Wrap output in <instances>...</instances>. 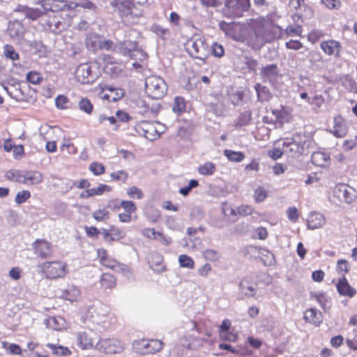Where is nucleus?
<instances>
[{"label": "nucleus", "mask_w": 357, "mask_h": 357, "mask_svg": "<svg viewBox=\"0 0 357 357\" xmlns=\"http://www.w3.org/2000/svg\"><path fill=\"white\" fill-rule=\"evenodd\" d=\"M271 38L263 32V23L257 22L247 28L245 34L241 36L239 40L246 43L253 50H258L265 43H269Z\"/></svg>", "instance_id": "1"}, {"label": "nucleus", "mask_w": 357, "mask_h": 357, "mask_svg": "<svg viewBox=\"0 0 357 357\" xmlns=\"http://www.w3.org/2000/svg\"><path fill=\"white\" fill-rule=\"evenodd\" d=\"M115 12H117L122 22L127 26L136 24L142 16L141 13H134L133 3L128 0H114L111 3Z\"/></svg>", "instance_id": "2"}, {"label": "nucleus", "mask_w": 357, "mask_h": 357, "mask_svg": "<svg viewBox=\"0 0 357 357\" xmlns=\"http://www.w3.org/2000/svg\"><path fill=\"white\" fill-rule=\"evenodd\" d=\"M279 142L282 143L284 154L293 158L303 155L307 146V141L303 140L298 134L294 135L292 137L284 138Z\"/></svg>", "instance_id": "3"}, {"label": "nucleus", "mask_w": 357, "mask_h": 357, "mask_svg": "<svg viewBox=\"0 0 357 357\" xmlns=\"http://www.w3.org/2000/svg\"><path fill=\"white\" fill-rule=\"evenodd\" d=\"M185 50L195 59L204 61L208 54V47L204 37L195 35L188 39L185 43Z\"/></svg>", "instance_id": "4"}, {"label": "nucleus", "mask_w": 357, "mask_h": 357, "mask_svg": "<svg viewBox=\"0 0 357 357\" xmlns=\"http://www.w3.org/2000/svg\"><path fill=\"white\" fill-rule=\"evenodd\" d=\"M94 349L106 355L121 354L125 350V344L114 337L100 338Z\"/></svg>", "instance_id": "5"}, {"label": "nucleus", "mask_w": 357, "mask_h": 357, "mask_svg": "<svg viewBox=\"0 0 357 357\" xmlns=\"http://www.w3.org/2000/svg\"><path fill=\"white\" fill-rule=\"evenodd\" d=\"M146 92L153 99L162 98L167 91V84L165 81L158 76H150L146 79Z\"/></svg>", "instance_id": "6"}, {"label": "nucleus", "mask_w": 357, "mask_h": 357, "mask_svg": "<svg viewBox=\"0 0 357 357\" xmlns=\"http://www.w3.org/2000/svg\"><path fill=\"white\" fill-rule=\"evenodd\" d=\"M40 268L45 277L50 279L61 278L68 273L67 264L61 261L44 262Z\"/></svg>", "instance_id": "7"}, {"label": "nucleus", "mask_w": 357, "mask_h": 357, "mask_svg": "<svg viewBox=\"0 0 357 357\" xmlns=\"http://www.w3.org/2000/svg\"><path fill=\"white\" fill-rule=\"evenodd\" d=\"M119 50L123 55L136 61H143L147 58V54L138 47L135 41L124 40L119 43Z\"/></svg>", "instance_id": "8"}, {"label": "nucleus", "mask_w": 357, "mask_h": 357, "mask_svg": "<svg viewBox=\"0 0 357 357\" xmlns=\"http://www.w3.org/2000/svg\"><path fill=\"white\" fill-rule=\"evenodd\" d=\"M132 349L135 352L142 355L154 354L163 349V343L158 340L141 339L133 342Z\"/></svg>", "instance_id": "9"}, {"label": "nucleus", "mask_w": 357, "mask_h": 357, "mask_svg": "<svg viewBox=\"0 0 357 357\" xmlns=\"http://www.w3.org/2000/svg\"><path fill=\"white\" fill-rule=\"evenodd\" d=\"M249 7L250 0H225L222 13L228 17H241Z\"/></svg>", "instance_id": "10"}, {"label": "nucleus", "mask_w": 357, "mask_h": 357, "mask_svg": "<svg viewBox=\"0 0 357 357\" xmlns=\"http://www.w3.org/2000/svg\"><path fill=\"white\" fill-rule=\"evenodd\" d=\"M333 195L340 203L346 204L351 203L356 197L354 189L344 183L335 185Z\"/></svg>", "instance_id": "11"}, {"label": "nucleus", "mask_w": 357, "mask_h": 357, "mask_svg": "<svg viewBox=\"0 0 357 357\" xmlns=\"http://www.w3.org/2000/svg\"><path fill=\"white\" fill-rule=\"evenodd\" d=\"M78 82L82 84H89L94 81L96 76L92 74L91 68L87 63L80 64L75 72Z\"/></svg>", "instance_id": "12"}, {"label": "nucleus", "mask_w": 357, "mask_h": 357, "mask_svg": "<svg viewBox=\"0 0 357 357\" xmlns=\"http://www.w3.org/2000/svg\"><path fill=\"white\" fill-rule=\"evenodd\" d=\"M101 91L99 93V96L102 100H108L109 102H116L120 100L124 95V91L120 88H114L112 86H100Z\"/></svg>", "instance_id": "13"}, {"label": "nucleus", "mask_w": 357, "mask_h": 357, "mask_svg": "<svg viewBox=\"0 0 357 357\" xmlns=\"http://www.w3.org/2000/svg\"><path fill=\"white\" fill-rule=\"evenodd\" d=\"M326 224V218L321 213L311 211L307 218V229L314 230L322 227Z\"/></svg>", "instance_id": "14"}, {"label": "nucleus", "mask_w": 357, "mask_h": 357, "mask_svg": "<svg viewBox=\"0 0 357 357\" xmlns=\"http://www.w3.org/2000/svg\"><path fill=\"white\" fill-rule=\"evenodd\" d=\"M43 174L36 170L24 171L22 183L28 185H34L43 181Z\"/></svg>", "instance_id": "15"}, {"label": "nucleus", "mask_w": 357, "mask_h": 357, "mask_svg": "<svg viewBox=\"0 0 357 357\" xmlns=\"http://www.w3.org/2000/svg\"><path fill=\"white\" fill-rule=\"evenodd\" d=\"M321 50L325 54L330 56L338 57L340 55V44L336 40L324 41L320 45Z\"/></svg>", "instance_id": "16"}, {"label": "nucleus", "mask_w": 357, "mask_h": 357, "mask_svg": "<svg viewBox=\"0 0 357 357\" xmlns=\"http://www.w3.org/2000/svg\"><path fill=\"white\" fill-rule=\"evenodd\" d=\"M139 128L143 132L144 136L149 140H154L158 137L157 128L155 126L154 122L142 121Z\"/></svg>", "instance_id": "17"}, {"label": "nucleus", "mask_w": 357, "mask_h": 357, "mask_svg": "<svg viewBox=\"0 0 357 357\" xmlns=\"http://www.w3.org/2000/svg\"><path fill=\"white\" fill-rule=\"evenodd\" d=\"M331 132L337 137H344L347 133V126L345 121L341 116L334 118V126Z\"/></svg>", "instance_id": "18"}, {"label": "nucleus", "mask_w": 357, "mask_h": 357, "mask_svg": "<svg viewBox=\"0 0 357 357\" xmlns=\"http://www.w3.org/2000/svg\"><path fill=\"white\" fill-rule=\"evenodd\" d=\"M336 287L338 293L342 296L351 298L356 294V289L350 286L344 277L338 280Z\"/></svg>", "instance_id": "19"}, {"label": "nucleus", "mask_w": 357, "mask_h": 357, "mask_svg": "<svg viewBox=\"0 0 357 357\" xmlns=\"http://www.w3.org/2000/svg\"><path fill=\"white\" fill-rule=\"evenodd\" d=\"M108 307L101 305L96 310V314L92 315V321L97 325H104L108 321Z\"/></svg>", "instance_id": "20"}, {"label": "nucleus", "mask_w": 357, "mask_h": 357, "mask_svg": "<svg viewBox=\"0 0 357 357\" xmlns=\"http://www.w3.org/2000/svg\"><path fill=\"white\" fill-rule=\"evenodd\" d=\"M77 342L79 347L83 350L94 349L93 338L85 332L78 333L77 335Z\"/></svg>", "instance_id": "21"}, {"label": "nucleus", "mask_w": 357, "mask_h": 357, "mask_svg": "<svg viewBox=\"0 0 357 357\" xmlns=\"http://www.w3.org/2000/svg\"><path fill=\"white\" fill-rule=\"evenodd\" d=\"M102 38L100 35L90 33H88L85 39V45L88 50L96 52L100 49Z\"/></svg>", "instance_id": "22"}, {"label": "nucleus", "mask_w": 357, "mask_h": 357, "mask_svg": "<svg viewBox=\"0 0 357 357\" xmlns=\"http://www.w3.org/2000/svg\"><path fill=\"white\" fill-rule=\"evenodd\" d=\"M101 264L116 272H121L123 274H126L129 272L128 267L126 265L121 264L110 257H107L106 259H104Z\"/></svg>", "instance_id": "23"}, {"label": "nucleus", "mask_w": 357, "mask_h": 357, "mask_svg": "<svg viewBox=\"0 0 357 357\" xmlns=\"http://www.w3.org/2000/svg\"><path fill=\"white\" fill-rule=\"evenodd\" d=\"M63 3V1H59L58 0H42L37 2V4L41 5V10L44 15L48 11H58L61 8V6L59 4Z\"/></svg>", "instance_id": "24"}, {"label": "nucleus", "mask_w": 357, "mask_h": 357, "mask_svg": "<svg viewBox=\"0 0 357 357\" xmlns=\"http://www.w3.org/2000/svg\"><path fill=\"white\" fill-rule=\"evenodd\" d=\"M303 318L316 326H319L323 320L321 312L315 308L307 310L305 312Z\"/></svg>", "instance_id": "25"}, {"label": "nucleus", "mask_w": 357, "mask_h": 357, "mask_svg": "<svg viewBox=\"0 0 357 357\" xmlns=\"http://www.w3.org/2000/svg\"><path fill=\"white\" fill-rule=\"evenodd\" d=\"M36 253L42 257H47L52 253L51 244L45 241H37L35 243Z\"/></svg>", "instance_id": "26"}, {"label": "nucleus", "mask_w": 357, "mask_h": 357, "mask_svg": "<svg viewBox=\"0 0 357 357\" xmlns=\"http://www.w3.org/2000/svg\"><path fill=\"white\" fill-rule=\"evenodd\" d=\"M311 160L316 166L326 167L329 164L330 156L328 153L317 151L312 154Z\"/></svg>", "instance_id": "27"}, {"label": "nucleus", "mask_w": 357, "mask_h": 357, "mask_svg": "<svg viewBox=\"0 0 357 357\" xmlns=\"http://www.w3.org/2000/svg\"><path fill=\"white\" fill-rule=\"evenodd\" d=\"M263 32L271 36L270 42L275 38H280L282 36V30L279 26H273L268 23H263Z\"/></svg>", "instance_id": "28"}, {"label": "nucleus", "mask_w": 357, "mask_h": 357, "mask_svg": "<svg viewBox=\"0 0 357 357\" xmlns=\"http://www.w3.org/2000/svg\"><path fill=\"white\" fill-rule=\"evenodd\" d=\"M278 75V66L275 64H269L263 67L261 70V75L271 81L275 79Z\"/></svg>", "instance_id": "29"}, {"label": "nucleus", "mask_w": 357, "mask_h": 357, "mask_svg": "<svg viewBox=\"0 0 357 357\" xmlns=\"http://www.w3.org/2000/svg\"><path fill=\"white\" fill-rule=\"evenodd\" d=\"M79 296V289L74 285L69 286L67 289L63 290L61 295L63 298L70 301H77Z\"/></svg>", "instance_id": "30"}, {"label": "nucleus", "mask_w": 357, "mask_h": 357, "mask_svg": "<svg viewBox=\"0 0 357 357\" xmlns=\"http://www.w3.org/2000/svg\"><path fill=\"white\" fill-rule=\"evenodd\" d=\"M8 31L11 38L19 39L23 36L24 27L20 22H13L10 24Z\"/></svg>", "instance_id": "31"}, {"label": "nucleus", "mask_w": 357, "mask_h": 357, "mask_svg": "<svg viewBox=\"0 0 357 357\" xmlns=\"http://www.w3.org/2000/svg\"><path fill=\"white\" fill-rule=\"evenodd\" d=\"M47 325L54 330L60 331L65 327V320L61 317H51L47 319Z\"/></svg>", "instance_id": "32"}, {"label": "nucleus", "mask_w": 357, "mask_h": 357, "mask_svg": "<svg viewBox=\"0 0 357 357\" xmlns=\"http://www.w3.org/2000/svg\"><path fill=\"white\" fill-rule=\"evenodd\" d=\"M255 89L257 91V98L259 101H267L271 98V94L267 87L262 86L260 84H257Z\"/></svg>", "instance_id": "33"}, {"label": "nucleus", "mask_w": 357, "mask_h": 357, "mask_svg": "<svg viewBox=\"0 0 357 357\" xmlns=\"http://www.w3.org/2000/svg\"><path fill=\"white\" fill-rule=\"evenodd\" d=\"M151 31L162 40L169 38L171 35L169 29L165 28L158 24H153L151 26Z\"/></svg>", "instance_id": "34"}, {"label": "nucleus", "mask_w": 357, "mask_h": 357, "mask_svg": "<svg viewBox=\"0 0 357 357\" xmlns=\"http://www.w3.org/2000/svg\"><path fill=\"white\" fill-rule=\"evenodd\" d=\"M216 171V166L212 162H206L198 168V172L203 176H211Z\"/></svg>", "instance_id": "35"}, {"label": "nucleus", "mask_w": 357, "mask_h": 357, "mask_svg": "<svg viewBox=\"0 0 357 357\" xmlns=\"http://www.w3.org/2000/svg\"><path fill=\"white\" fill-rule=\"evenodd\" d=\"M223 153L224 155L231 162H241L245 158L243 153L241 151H235L233 150L225 149Z\"/></svg>", "instance_id": "36"}, {"label": "nucleus", "mask_w": 357, "mask_h": 357, "mask_svg": "<svg viewBox=\"0 0 357 357\" xmlns=\"http://www.w3.org/2000/svg\"><path fill=\"white\" fill-rule=\"evenodd\" d=\"M24 171L17 169H11L6 172L5 176L6 178L11 181H15L20 183H22Z\"/></svg>", "instance_id": "37"}, {"label": "nucleus", "mask_w": 357, "mask_h": 357, "mask_svg": "<svg viewBox=\"0 0 357 357\" xmlns=\"http://www.w3.org/2000/svg\"><path fill=\"white\" fill-rule=\"evenodd\" d=\"M100 282L102 287L105 289H110L115 286L116 279L109 273H104L100 278Z\"/></svg>", "instance_id": "38"}, {"label": "nucleus", "mask_w": 357, "mask_h": 357, "mask_svg": "<svg viewBox=\"0 0 357 357\" xmlns=\"http://www.w3.org/2000/svg\"><path fill=\"white\" fill-rule=\"evenodd\" d=\"M79 109L87 114H91L93 109V105L86 98H82L78 102Z\"/></svg>", "instance_id": "39"}, {"label": "nucleus", "mask_w": 357, "mask_h": 357, "mask_svg": "<svg viewBox=\"0 0 357 357\" xmlns=\"http://www.w3.org/2000/svg\"><path fill=\"white\" fill-rule=\"evenodd\" d=\"M305 52L306 53V56L309 59L310 63L314 66L317 63L322 61V56L321 54L318 51L315 50H311L310 51L308 49H306L305 50Z\"/></svg>", "instance_id": "40"}, {"label": "nucleus", "mask_w": 357, "mask_h": 357, "mask_svg": "<svg viewBox=\"0 0 357 357\" xmlns=\"http://www.w3.org/2000/svg\"><path fill=\"white\" fill-rule=\"evenodd\" d=\"M178 263L181 267L192 269L195 266V261L192 257L187 255H181L178 257Z\"/></svg>", "instance_id": "41"}, {"label": "nucleus", "mask_w": 357, "mask_h": 357, "mask_svg": "<svg viewBox=\"0 0 357 357\" xmlns=\"http://www.w3.org/2000/svg\"><path fill=\"white\" fill-rule=\"evenodd\" d=\"M183 247H186L190 251H195L201 248L202 241L199 238H188L185 239Z\"/></svg>", "instance_id": "42"}, {"label": "nucleus", "mask_w": 357, "mask_h": 357, "mask_svg": "<svg viewBox=\"0 0 357 357\" xmlns=\"http://www.w3.org/2000/svg\"><path fill=\"white\" fill-rule=\"evenodd\" d=\"M47 347L50 348L56 355L67 356L70 354V350L67 347H64L61 345L57 346L51 343H48Z\"/></svg>", "instance_id": "43"}, {"label": "nucleus", "mask_w": 357, "mask_h": 357, "mask_svg": "<svg viewBox=\"0 0 357 357\" xmlns=\"http://www.w3.org/2000/svg\"><path fill=\"white\" fill-rule=\"evenodd\" d=\"M252 119V113L250 111H245L241 114L239 116L236 124V126L242 127L247 126L250 123Z\"/></svg>", "instance_id": "44"}, {"label": "nucleus", "mask_w": 357, "mask_h": 357, "mask_svg": "<svg viewBox=\"0 0 357 357\" xmlns=\"http://www.w3.org/2000/svg\"><path fill=\"white\" fill-rule=\"evenodd\" d=\"M324 98L321 95H316L312 98H308V103L314 111H317L324 105Z\"/></svg>", "instance_id": "45"}, {"label": "nucleus", "mask_w": 357, "mask_h": 357, "mask_svg": "<svg viewBox=\"0 0 357 357\" xmlns=\"http://www.w3.org/2000/svg\"><path fill=\"white\" fill-rule=\"evenodd\" d=\"M1 346L4 349L9 351L11 354L20 355L22 353V349L18 344H9L6 341H3Z\"/></svg>", "instance_id": "46"}, {"label": "nucleus", "mask_w": 357, "mask_h": 357, "mask_svg": "<svg viewBox=\"0 0 357 357\" xmlns=\"http://www.w3.org/2000/svg\"><path fill=\"white\" fill-rule=\"evenodd\" d=\"M172 109L174 112L182 113L185 110V102L183 98L176 97L174 98Z\"/></svg>", "instance_id": "47"}, {"label": "nucleus", "mask_w": 357, "mask_h": 357, "mask_svg": "<svg viewBox=\"0 0 357 357\" xmlns=\"http://www.w3.org/2000/svg\"><path fill=\"white\" fill-rule=\"evenodd\" d=\"M241 292L248 297H252L255 294V289L252 286H248L246 281H241L239 284Z\"/></svg>", "instance_id": "48"}, {"label": "nucleus", "mask_w": 357, "mask_h": 357, "mask_svg": "<svg viewBox=\"0 0 357 357\" xmlns=\"http://www.w3.org/2000/svg\"><path fill=\"white\" fill-rule=\"evenodd\" d=\"M31 197V192L27 190L19 191L15 198V202L17 204L24 203L28 199Z\"/></svg>", "instance_id": "49"}, {"label": "nucleus", "mask_w": 357, "mask_h": 357, "mask_svg": "<svg viewBox=\"0 0 357 357\" xmlns=\"http://www.w3.org/2000/svg\"><path fill=\"white\" fill-rule=\"evenodd\" d=\"M337 271L339 274L344 275L350 270V265L345 259H340L337 262Z\"/></svg>", "instance_id": "50"}, {"label": "nucleus", "mask_w": 357, "mask_h": 357, "mask_svg": "<svg viewBox=\"0 0 357 357\" xmlns=\"http://www.w3.org/2000/svg\"><path fill=\"white\" fill-rule=\"evenodd\" d=\"M199 185V182L197 180L192 179L189 181L188 185L187 186L181 188L179 189V193L183 196H187L189 195L190 192L192 188H196Z\"/></svg>", "instance_id": "51"}, {"label": "nucleus", "mask_w": 357, "mask_h": 357, "mask_svg": "<svg viewBox=\"0 0 357 357\" xmlns=\"http://www.w3.org/2000/svg\"><path fill=\"white\" fill-rule=\"evenodd\" d=\"M4 90L7 92L8 95L15 100H18L21 96V91L13 85H7L3 86Z\"/></svg>", "instance_id": "52"}, {"label": "nucleus", "mask_w": 357, "mask_h": 357, "mask_svg": "<svg viewBox=\"0 0 357 357\" xmlns=\"http://www.w3.org/2000/svg\"><path fill=\"white\" fill-rule=\"evenodd\" d=\"M111 190V188L105 184H100L96 188H90L91 195L92 197L97 196V195H101L105 192H109Z\"/></svg>", "instance_id": "53"}, {"label": "nucleus", "mask_w": 357, "mask_h": 357, "mask_svg": "<svg viewBox=\"0 0 357 357\" xmlns=\"http://www.w3.org/2000/svg\"><path fill=\"white\" fill-rule=\"evenodd\" d=\"M204 259L208 261H215L220 258V254L215 250L207 249L203 252L202 254Z\"/></svg>", "instance_id": "54"}, {"label": "nucleus", "mask_w": 357, "mask_h": 357, "mask_svg": "<svg viewBox=\"0 0 357 357\" xmlns=\"http://www.w3.org/2000/svg\"><path fill=\"white\" fill-rule=\"evenodd\" d=\"M90 171L96 176L102 174L105 172V167L102 163L94 162L89 166Z\"/></svg>", "instance_id": "55"}, {"label": "nucleus", "mask_w": 357, "mask_h": 357, "mask_svg": "<svg viewBox=\"0 0 357 357\" xmlns=\"http://www.w3.org/2000/svg\"><path fill=\"white\" fill-rule=\"evenodd\" d=\"M93 217L97 221H104L109 218V211L105 208L98 209L93 212Z\"/></svg>", "instance_id": "56"}, {"label": "nucleus", "mask_w": 357, "mask_h": 357, "mask_svg": "<svg viewBox=\"0 0 357 357\" xmlns=\"http://www.w3.org/2000/svg\"><path fill=\"white\" fill-rule=\"evenodd\" d=\"M119 43L117 45H115L114 44V43L110 40H102L99 50H107V51L116 50L118 52H119Z\"/></svg>", "instance_id": "57"}, {"label": "nucleus", "mask_w": 357, "mask_h": 357, "mask_svg": "<svg viewBox=\"0 0 357 357\" xmlns=\"http://www.w3.org/2000/svg\"><path fill=\"white\" fill-rule=\"evenodd\" d=\"M287 218L292 222H296L298 221L299 218V213L298 209L296 207L291 206L289 207L287 210Z\"/></svg>", "instance_id": "58"}, {"label": "nucleus", "mask_w": 357, "mask_h": 357, "mask_svg": "<svg viewBox=\"0 0 357 357\" xmlns=\"http://www.w3.org/2000/svg\"><path fill=\"white\" fill-rule=\"evenodd\" d=\"M128 195L130 198H135L140 199L143 197V192L139 188L136 186L130 187L127 191Z\"/></svg>", "instance_id": "59"}, {"label": "nucleus", "mask_w": 357, "mask_h": 357, "mask_svg": "<svg viewBox=\"0 0 357 357\" xmlns=\"http://www.w3.org/2000/svg\"><path fill=\"white\" fill-rule=\"evenodd\" d=\"M43 15L44 14L40 8H27L26 10V16L31 20H36Z\"/></svg>", "instance_id": "60"}, {"label": "nucleus", "mask_w": 357, "mask_h": 357, "mask_svg": "<svg viewBox=\"0 0 357 357\" xmlns=\"http://www.w3.org/2000/svg\"><path fill=\"white\" fill-rule=\"evenodd\" d=\"M212 54L215 56L220 58L224 56L225 50L222 45L214 43L211 47Z\"/></svg>", "instance_id": "61"}, {"label": "nucleus", "mask_w": 357, "mask_h": 357, "mask_svg": "<svg viewBox=\"0 0 357 357\" xmlns=\"http://www.w3.org/2000/svg\"><path fill=\"white\" fill-rule=\"evenodd\" d=\"M254 197L257 202H261L267 197L266 190L262 187H259L255 190Z\"/></svg>", "instance_id": "62"}, {"label": "nucleus", "mask_w": 357, "mask_h": 357, "mask_svg": "<svg viewBox=\"0 0 357 357\" xmlns=\"http://www.w3.org/2000/svg\"><path fill=\"white\" fill-rule=\"evenodd\" d=\"M120 206L123 208L126 213L132 214L135 212L137 208L135 204L131 201H121Z\"/></svg>", "instance_id": "63"}, {"label": "nucleus", "mask_w": 357, "mask_h": 357, "mask_svg": "<svg viewBox=\"0 0 357 357\" xmlns=\"http://www.w3.org/2000/svg\"><path fill=\"white\" fill-rule=\"evenodd\" d=\"M357 146V135L353 139L344 140L342 147L345 151H351Z\"/></svg>", "instance_id": "64"}]
</instances>
